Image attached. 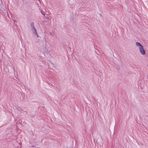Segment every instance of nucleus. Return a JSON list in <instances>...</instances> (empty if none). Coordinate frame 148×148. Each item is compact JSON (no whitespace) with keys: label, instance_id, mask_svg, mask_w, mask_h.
<instances>
[{"label":"nucleus","instance_id":"obj_1","mask_svg":"<svg viewBox=\"0 0 148 148\" xmlns=\"http://www.w3.org/2000/svg\"><path fill=\"white\" fill-rule=\"evenodd\" d=\"M32 27V32L33 34H34L35 36H37V37H38V34H37L36 31L34 28L33 24H32L31 25Z\"/></svg>","mask_w":148,"mask_h":148},{"label":"nucleus","instance_id":"obj_2","mask_svg":"<svg viewBox=\"0 0 148 148\" xmlns=\"http://www.w3.org/2000/svg\"><path fill=\"white\" fill-rule=\"evenodd\" d=\"M139 51L140 53L142 55H144L145 54V52L143 46L139 48Z\"/></svg>","mask_w":148,"mask_h":148},{"label":"nucleus","instance_id":"obj_3","mask_svg":"<svg viewBox=\"0 0 148 148\" xmlns=\"http://www.w3.org/2000/svg\"><path fill=\"white\" fill-rule=\"evenodd\" d=\"M136 45L139 48L143 46L140 43L138 42H136Z\"/></svg>","mask_w":148,"mask_h":148},{"label":"nucleus","instance_id":"obj_4","mask_svg":"<svg viewBox=\"0 0 148 148\" xmlns=\"http://www.w3.org/2000/svg\"><path fill=\"white\" fill-rule=\"evenodd\" d=\"M41 12L42 14H43V15H45V12H44L41 11Z\"/></svg>","mask_w":148,"mask_h":148},{"label":"nucleus","instance_id":"obj_5","mask_svg":"<svg viewBox=\"0 0 148 148\" xmlns=\"http://www.w3.org/2000/svg\"><path fill=\"white\" fill-rule=\"evenodd\" d=\"M50 34L51 35L53 36V33H50Z\"/></svg>","mask_w":148,"mask_h":148},{"label":"nucleus","instance_id":"obj_6","mask_svg":"<svg viewBox=\"0 0 148 148\" xmlns=\"http://www.w3.org/2000/svg\"><path fill=\"white\" fill-rule=\"evenodd\" d=\"M147 78L148 79V76H147Z\"/></svg>","mask_w":148,"mask_h":148},{"label":"nucleus","instance_id":"obj_7","mask_svg":"<svg viewBox=\"0 0 148 148\" xmlns=\"http://www.w3.org/2000/svg\"><path fill=\"white\" fill-rule=\"evenodd\" d=\"M147 66H148V64H147Z\"/></svg>","mask_w":148,"mask_h":148}]
</instances>
